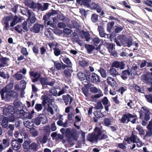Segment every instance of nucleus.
<instances>
[{"instance_id": "a878e982", "label": "nucleus", "mask_w": 152, "mask_h": 152, "mask_svg": "<svg viewBox=\"0 0 152 152\" xmlns=\"http://www.w3.org/2000/svg\"><path fill=\"white\" fill-rule=\"evenodd\" d=\"M8 120L7 118L4 117L3 118V119L1 122V125L3 127L6 128L8 125Z\"/></svg>"}, {"instance_id": "5fc2aeb1", "label": "nucleus", "mask_w": 152, "mask_h": 152, "mask_svg": "<svg viewBox=\"0 0 152 152\" xmlns=\"http://www.w3.org/2000/svg\"><path fill=\"white\" fill-rule=\"evenodd\" d=\"M21 52L25 56H27L28 54V53L27 52L26 48H22Z\"/></svg>"}, {"instance_id": "a19ab883", "label": "nucleus", "mask_w": 152, "mask_h": 152, "mask_svg": "<svg viewBox=\"0 0 152 152\" xmlns=\"http://www.w3.org/2000/svg\"><path fill=\"white\" fill-rule=\"evenodd\" d=\"M48 80L46 78L41 77L40 78V82L43 86L47 85Z\"/></svg>"}, {"instance_id": "603ef678", "label": "nucleus", "mask_w": 152, "mask_h": 152, "mask_svg": "<svg viewBox=\"0 0 152 152\" xmlns=\"http://www.w3.org/2000/svg\"><path fill=\"white\" fill-rule=\"evenodd\" d=\"M145 96L147 101L152 104V95H146Z\"/></svg>"}, {"instance_id": "ea45409f", "label": "nucleus", "mask_w": 152, "mask_h": 152, "mask_svg": "<svg viewBox=\"0 0 152 152\" xmlns=\"http://www.w3.org/2000/svg\"><path fill=\"white\" fill-rule=\"evenodd\" d=\"M98 15L96 14H93L91 16V21L94 22L96 23L98 20Z\"/></svg>"}, {"instance_id": "393cba45", "label": "nucleus", "mask_w": 152, "mask_h": 152, "mask_svg": "<svg viewBox=\"0 0 152 152\" xmlns=\"http://www.w3.org/2000/svg\"><path fill=\"white\" fill-rule=\"evenodd\" d=\"M141 80L143 81L146 83H148L150 82V80H152V79L148 77L146 75L144 74L142 75Z\"/></svg>"}, {"instance_id": "0eeeda50", "label": "nucleus", "mask_w": 152, "mask_h": 152, "mask_svg": "<svg viewBox=\"0 0 152 152\" xmlns=\"http://www.w3.org/2000/svg\"><path fill=\"white\" fill-rule=\"evenodd\" d=\"M23 142L22 139H19L18 140H14L12 142V148L15 150L17 151L21 147L20 143Z\"/></svg>"}, {"instance_id": "13d9d810", "label": "nucleus", "mask_w": 152, "mask_h": 152, "mask_svg": "<svg viewBox=\"0 0 152 152\" xmlns=\"http://www.w3.org/2000/svg\"><path fill=\"white\" fill-rule=\"evenodd\" d=\"M102 102L104 105H106L108 104V100L106 97H104L102 99Z\"/></svg>"}, {"instance_id": "8fccbe9b", "label": "nucleus", "mask_w": 152, "mask_h": 152, "mask_svg": "<svg viewBox=\"0 0 152 152\" xmlns=\"http://www.w3.org/2000/svg\"><path fill=\"white\" fill-rule=\"evenodd\" d=\"M4 147L6 148L8 147L9 145V143L8 140L6 139H4L2 140V143Z\"/></svg>"}, {"instance_id": "bb28decb", "label": "nucleus", "mask_w": 152, "mask_h": 152, "mask_svg": "<svg viewBox=\"0 0 152 152\" xmlns=\"http://www.w3.org/2000/svg\"><path fill=\"white\" fill-rule=\"evenodd\" d=\"M38 145L35 142L31 143L30 145L29 149H31L34 151H36L38 149Z\"/></svg>"}, {"instance_id": "c03bdc74", "label": "nucleus", "mask_w": 152, "mask_h": 152, "mask_svg": "<svg viewBox=\"0 0 152 152\" xmlns=\"http://www.w3.org/2000/svg\"><path fill=\"white\" fill-rule=\"evenodd\" d=\"M15 29L19 33H21L23 31L22 27L21 26H16L15 27Z\"/></svg>"}, {"instance_id": "a18cd8bd", "label": "nucleus", "mask_w": 152, "mask_h": 152, "mask_svg": "<svg viewBox=\"0 0 152 152\" xmlns=\"http://www.w3.org/2000/svg\"><path fill=\"white\" fill-rule=\"evenodd\" d=\"M82 32L84 36L86 41H88L90 39V35L89 33L87 32H85L84 31H82Z\"/></svg>"}, {"instance_id": "39448f33", "label": "nucleus", "mask_w": 152, "mask_h": 152, "mask_svg": "<svg viewBox=\"0 0 152 152\" xmlns=\"http://www.w3.org/2000/svg\"><path fill=\"white\" fill-rule=\"evenodd\" d=\"M93 134H94L97 141L98 140L105 139L108 137L106 135L102 134L101 130L98 127H96L95 128Z\"/></svg>"}, {"instance_id": "69168bd1", "label": "nucleus", "mask_w": 152, "mask_h": 152, "mask_svg": "<svg viewBox=\"0 0 152 152\" xmlns=\"http://www.w3.org/2000/svg\"><path fill=\"white\" fill-rule=\"evenodd\" d=\"M26 82L24 80H21L20 81V86L22 85V88L24 89L26 88Z\"/></svg>"}, {"instance_id": "4d7b16f0", "label": "nucleus", "mask_w": 152, "mask_h": 152, "mask_svg": "<svg viewBox=\"0 0 152 152\" xmlns=\"http://www.w3.org/2000/svg\"><path fill=\"white\" fill-rule=\"evenodd\" d=\"M23 124L24 126L28 128H29L31 126V123L28 121H24Z\"/></svg>"}, {"instance_id": "864d4df0", "label": "nucleus", "mask_w": 152, "mask_h": 152, "mask_svg": "<svg viewBox=\"0 0 152 152\" xmlns=\"http://www.w3.org/2000/svg\"><path fill=\"white\" fill-rule=\"evenodd\" d=\"M54 53L56 56H58L60 54L61 51L58 48H56L54 49Z\"/></svg>"}, {"instance_id": "f257e3e1", "label": "nucleus", "mask_w": 152, "mask_h": 152, "mask_svg": "<svg viewBox=\"0 0 152 152\" xmlns=\"http://www.w3.org/2000/svg\"><path fill=\"white\" fill-rule=\"evenodd\" d=\"M62 134H65L69 142L71 144L73 143L74 140H77L78 138V133L77 131L74 129L71 130L68 128H62L60 130Z\"/></svg>"}, {"instance_id": "6e6d98bb", "label": "nucleus", "mask_w": 152, "mask_h": 152, "mask_svg": "<svg viewBox=\"0 0 152 152\" xmlns=\"http://www.w3.org/2000/svg\"><path fill=\"white\" fill-rule=\"evenodd\" d=\"M7 108L8 109V111H9L10 113L12 114L14 112V108L12 106H8Z\"/></svg>"}, {"instance_id": "4c0bfd02", "label": "nucleus", "mask_w": 152, "mask_h": 152, "mask_svg": "<svg viewBox=\"0 0 152 152\" xmlns=\"http://www.w3.org/2000/svg\"><path fill=\"white\" fill-rule=\"evenodd\" d=\"M31 143L30 140L26 141L23 144L24 148L26 149H29L30 145L29 144Z\"/></svg>"}, {"instance_id": "9d476101", "label": "nucleus", "mask_w": 152, "mask_h": 152, "mask_svg": "<svg viewBox=\"0 0 152 152\" xmlns=\"http://www.w3.org/2000/svg\"><path fill=\"white\" fill-rule=\"evenodd\" d=\"M28 14L29 15V18L28 20V21L31 24L34 23L36 20L34 13L33 12L28 10Z\"/></svg>"}, {"instance_id": "f8f14e48", "label": "nucleus", "mask_w": 152, "mask_h": 152, "mask_svg": "<svg viewBox=\"0 0 152 152\" xmlns=\"http://www.w3.org/2000/svg\"><path fill=\"white\" fill-rule=\"evenodd\" d=\"M30 75L34 78L32 80L33 83L37 82L38 81L40 77V74L37 72H30Z\"/></svg>"}, {"instance_id": "6e6552de", "label": "nucleus", "mask_w": 152, "mask_h": 152, "mask_svg": "<svg viewBox=\"0 0 152 152\" xmlns=\"http://www.w3.org/2000/svg\"><path fill=\"white\" fill-rule=\"evenodd\" d=\"M135 116L130 114L129 113H127L124 114L121 119V121L122 123H128L130 121L131 118H134Z\"/></svg>"}, {"instance_id": "2eb2a0df", "label": "nucleus", "mask_w": 152, "mask_h": 152, "mask_svg": "<svg viewBox=\"0 0 152 152\" xmlns=\"http://www.w3.org/2000/svg\"><path fill=\"white\" fill-rule=\"evenodd\" d=\"M90 8L92 10H96L98 13H100L101 11L102 8L98 4L92 3L90 5Z\"/></svg>"}, {"instance_id": "0e129e2a", "label": "nucleus", "mask_w": 152, "mask_h": 152, "mask_svg": "<svg viewBox=\"0 0 152 152\" xmlns=\"http://www.w3.org/2000/svg\"><path fill=\"white\" fill-rule=\"evenodd\" d=\"M58 26L60 28H63L66 26V24L62 22H59L58 24Z\"/></svg>"}, {"instance_id": "9b49d317", "label": "nucleus", "mask_w": 152, "mask_h": 152, "mask_svg": "<svg viewBox=\"0 0 152 152\" xmlns=\"http://www.w3.org/2000/svg\"><path fill=\"white\" fill-rule=\"evenodd\" d=\"M53 61L54 63V66L56 69L58 70H60L62 69H64L68 66L67 65L63 63H62V64H61L57 61Z\"/></svg>"}, {"instance_id": "f03ea898", "label": "nucleus", "mask_w": 152, "mask_h": 152, "mask_svg": "<svg viewBox=\"0 0 152 152\" xmlns=\"http://www.w3.org/2000/svg\"><path fill=\"white\" fill-rule=\"evenodd\" d=\"M12 88V86L11 85H7L2 89L0 93L2 99L9 98L10 96L13 97H17L18 96L17 92L10 90Z\"/></svg>"}, {"instance_id": "7ed1b4c3", "label": "nucleus", "mask_w": 152, "mask_h": 152, "mask_svg": "<svg viewBox=\"0 0 152 152\" xmlns=\"http://www.w3.org/2000/svg\"><path fill=\"white\" fill-rule=\"evenodd\" d=\"M124 140L129 143L131 142L135 143L138 147H141L142 145V143L137 136L134 134L133 132H132L131 136L129 137L125 138Z\"/></svg>"}, {"instance_id": "c9c22d12", "label": "nucleus", "mask_w": 152, "mask_h": 152, "mask_svg": "<svg viewBox=\"0 0 152 152\" xmlns=\"http://www.w3.org/2000/svg\"><path fill=\"white\" fill-rule=\"evenodd\" d=\"M77 75L79 79L81 80H84L86 79V77L83 73L80 72L78 73Z\"/></svg>"}, {"instance_id": "5701e85b", "label": "nucleus", "mask_w": 152, "mask_h": 152, "mask_svg": "<svg viewBox=\"0 0 152 152\" xmlns=\"http://www.w3.org/2000/svg\"><path fill=\"white\" fill-rule=\"evenodd\" d=\"M52 32L53 30L50 28L45 30V34L48 37L51 38H53Z\"/></svg>"}, {"instance_id": "423d86ee", "label": "nucleus", "mask_w": 152, "mask_h": 152, "mask_svg": "<svg viewBox=\"0 0 152 152\" xmlns=\"http://www.w3.org/2000/svg\"><path fill=\"white\" fill-rule=\"evenodd\" d=\"M141 110L140 112V118H144V119L146 121H148L150 118V112L148 109L146 107H142Z\"/></svg>"}, {"instance_id": "dca6fc26", "label": "nucleus", "mask_w": 152, "mask_h": 152, "mask_svg": "<svg viewBox=\"0 0 152 152\" xmlns=\"http://www.w3.org/2000/svg\"><path fill=\"white\" fill-rule=\"evenodd\" d=\"M25 4L30 8H36L37 4L34 3L31 0H25Z\"/></svg>"}, {"instance_id": "a211bd4d", "label": "nucleus", "mask_w": 152, "mask_h": 152, "mask_svg": "<svg viewBox=\"0 0 152 152\" xmlns=\"http://www.w3.org/2000/svg\"><path fill=\"white\" fill-rule=\"evenodd\" d=\"M37 142H39L41 143L45 144L47 142L48 140V137L46 135H44L42 138L41 136L37 137Z\"/></svg>"}, {"instance_id": "49530a36", "label": "nucleus", "mask_w": 152, "mask_h": 152, "mask_svg": "<svg viewBox=\"0 0 152 152\" xmlns=\"http://www.w3.org/2000/svg\"><path fill=\"white\" fill-rule=\"evenodd\" d=\"M0 76L4 79L7 78L8 79L9 77V74L7 73L5 74L3 72L0 71Z\"/></svg>"}, {"instance_id": "7c9ffc66", "label": "nucleus", "mask_w": 152, "mask_h": 152, "mask_svg": "<svg viewBox=\"0 0 152 152\" xmlns=\"http://www.w3.org/2000/svg\"><path fill=\"white\" fill-rule=\"evenodd\" d=\"M118 39L120 40L121 43L124 45L125 44V42L127 38L124 35H120L117 38Z\"/></svg>"}, {"instance_id": "09e8293b", "label": "nucleus", "mask_w": 152, "mask_h": 152, "mask_svg": "<svg viewBox=\"0 0 152 152\" xmlns=\"http://www.w3.org/2000/svg\"><path fill=\"white\" fill-rule=\"evenodd\" d=\"M35 109L37 111H39L42 110V106L41 104H37L35 107Z\"/></svg>"}, {"instance_id": "58836bf2", "label": "nucleus", "mask_w": 152, "mask_h": 152, "mask_svg": "<svg viewBox=\"0 0 152 152\" xmlns=\"http://www.w3.org/2000/svg\"><path fill=\"white\" fill-rule=\"evenodd\" d=\"M103 108V107L100 101L97 102L95 105V108L97 110H102Z\"/></svg>"}, {"instance_id": "cd10ccee", "label": "nucleus", "mask_w": 152, "mask_h": 152, "mask_svg": "<svg viewBox=\"0 0 152 152\" xmlns=\"http://www.w3.org/2000/svg\"><path fill=\"white\" fill-rule=\"evenodd\" d=\"M85 48L87 50L88 53L90 54L92 53V51L94 49V46L90 45H86Z\"/></svg>"}, {"instance_id": "79ce46f5", "label": "nucleus", "mask_w": 152, "mask_h": 152, "mask_svg": "<svg viewBox=\"0 0 152 152\" xmlns=\"http://www.w3.org/2000/svg\"><path fill=\"white\" fill-rule=\"evenodd\" d=\"M79 64L81 66L85 67L88 65L89 63L86 61H80Z\"/></svg>"}, {"instance_id": "774afa93", "label": "nucleus", "mask_w": 152, "mask_h": 152, "mask_svg": "<svg viewBox=\"0 0 152 152\" xmlns=\"http://www.w3.org/2000/svg\"><path fill=\"white\" fill-rule=\"evenodd\" d=\"M152 136V131L148 130L146 131L145 137H148Z\"/></svg>"}, {"instance_id": "de8ad7c7", "label": "nucleus", "mask_w": 152, "mask_h": 152, "mask_svg": "<svg viewBox=\"0 0 152 152\" xmlns=\"http://www.w3.org/2000/svg\"><path fill=\"white\" fill-rule=\"evenodd\" d=\"M65 75L66 77H70L71 75V71L68 69H65L64 71Z\"/></svg>"}, {"instance_id": "20e7f679", "label": "nucleus", "mask_w": 152, "mask_h": 152, "mask_svg": "<svg viewBox=\"0 0 152 152\" xmlns=\"http://www.w3.org/2000/svg\"><path fill=\"white\" fill-rule=\"evenodd\" d=\"M41 99L42 100V104L44 106H45L46 104H48V107L47 109V111L50 113L51 115H53L54 114L53 110L52 107L49 105L48 103L51 102L50 100L49 99L48 97L46 95L42 96Z\"/></svg>"}, {"instance_id": "aec40b11", "label": "nucleus", "mask_w": 152, "mask_h": 152, "mask_svg": "<svg viewBox=\"0 0 152 152\" xmlns=\"http://www.w3.org/2000/svg\"><path fill=\"white\" fill-rule=\"evenodd\" d=\"M63 99L66 105H67L69 102V104H70L72 101V98L70 97L69 95H67V96L63 95L62 96Z\"/></svg>"}, {"instance_id": "f3484780", "label": "nucleus", "mask_w": 152, "mask_h": 152, "mask_svg": "<svg viewBox=\"0 0 152 152\" xmlns=\"http://www.w3.org/2000/svg\"><path fill=\"white\" fill-rule=\"evenodd\" d=\"M12 19H13L10 25V26L12 27L14 26L18 22H19L21 20V18L20 17L16 16H14V17H12Z\"/></svg>"}, {"instance_id": "338daca9", "label": "nucleus", "mask_w": 152, "mask_h": 152, "mask_svg": "<svg viewBox=\"0 0 152 152\" xmlns=\"http://www.w3.org/2000/svg\"><path fill=\"white\" fill-rule=\"evenodd\" d=\"M114 23L113 22L111 23H109L107 24V29L108 30L110 31L113 27L114 25Z\"/></svg>"}, {"instance_id": "ddd939ff", "label": "nucleus", "mask_w": 152, "mask_h": 152, "mask_svg": "<svg viewBox=\"0 0 152 152\" xmlns=\"http://www.w3.org/2000/svg\"><path fill=\"white\" fill-rule=\"evenodd\" d=\"M99 76L93 73H92L91 78L90 79L93 83H97L100 81Z\"/></svg>"}, {"instance_id": "680f3d73", "label": "nucleus", "mask_w": 152, "mask_h": 152, "mask_svg": "<svg viewBox=\"0 0 152 152\" xmlns=\"http://www.w3.org/2000/svg\"><path fill=\"white\" fill-rule=\"evenodd\" d=\"M24 30L26 31L28 30L27 23L26 21H24L22 24V27Z\"/></svg>"}, {"instance_id": "4468645a", "label": "nucleus", "mask_w": 152, "mask_h": 152, "mask_svg": "<svg viewBox=\"0 0 152 152\" xmlns=\"http://www.w3.org/2000/svg\"><path fill=\"white\" fill-rule=\"evenodd\" d=\"M44 26L38 23H35L32 27V31L34 33H38L40 30L41 28H43Z\"/></svg>"}, {"instance_id": "4be33fe9", "label": "nucleus", "mask_w": 152, "mask_h": 152, "mask_svg": "<svg viewBox=\"0 0 152 152\" xmlns=\"http://www.w3.org/2000/svg\"><path fill=\"white\" fill-rule=\"evenodd\" d=\"M109 73L113 77H115L117 75H120L116 70L113 68H111L110 69Z\"/></svg>"}, {"instance_id": "412c9836", "label": "nucleus", "mask_w": 152, "mask_h": 152, "mask_svg": "<svg viewBox=\"0 0 152 152\" xmlns=\"http://www.w3.org/2000/svg\"><path fill=\"white\" fill-rule=\"evenodd\" d=\"M87 140L88 141L91 142H96L97 141L95 138L93 132L89 134L87 137Z\"/></svg>"}, {"instance_id": "2f4dec72", "label": "nucleus", "mask_w": 152, "mask_h": 152, "mask_svg": "<svg viewBox=\"0 0 152 152\" xmlns=\"http://www.w3.org/2000/svg\"><path fill=\"white\" fill-rule=\"evenodd\" d=\"M136 129L139 132L140 135L142 136L144 135L145 132L141 126L139 125L137 126Z\"/></svg>"}, {"instance_id": "f704fd0d", "label": "nucleus", "mask_w": 152, "mask_h": 152, "mask_svg": "<svg viewBox=\"0 0 152 152\" xmlns=\"http://www.w3.org/2000/svg\"><path fill=\"white\" fill-rule=\"evenodd\" d=\"M98 71L100 73L102 77L105 78L107 77L106 71L104 69L101 68L98 69Z\"/></svg>"}, {"instance_id": "72a5a7b5", "label": "nucleus", "mask_w": 152, "mask_h": 152, "mask_svg": "<svg viewBox=\"0 0 152 152\" xmlns=\"http://www.w3.org/2000/svg\"><path fill=\"white\" fill-rule=\"evenodd\" d=\"M14 77L17 80H20L24 77V76H23V75L18 72L13 75Z\"/></svg>"}, {"instance_id": "c756f323", "label": "nucleus", "mask_w": 152, "mask_h": 152, "mask_svg": "<svg viewBox=\"0 0 152 152\" xmlns=\"http://www.w3.org/2000/svg\"><path fill=\"white\" fill-rule=\"evenodd\" d=\"M39 115L41 119V122L42 121L43 124L46 123L47 122V117L45 115L41 114Z\"/></svg>"}, {"instance_id": "bf43d9fd", "label": "nucleus", "mask_w": 152, "mask_h": 152, "mask_svg": "<svg viewBox=\"0 0 152 152\" xmlns=\"http://www.w3.org/2000/svg\"><path fill=\"white\" fill-rule=\"evenodd\" d=\"M50 15L48 13L44 16L43 17V19L45 21H48L50 20Z\"/></svg>"}, {"instance_id": "e2e57ef3", "label": "nucleus", "mask_w": 152, "mask_h": 152, "mask_svg": "<svg viewBox=\"0 0 152 152\" xmlns=\"http://www.w3.org/2000/svg\"><path fill=\"white\" fill-rule=\"evenodd\" d=\"M4 29L5 31H8L9 29V23L4 22Z\"/></svg>"}, {"instance_id": "e433bc0d", "label": "nucleus", "mask_w": 152, "mask_h": 152, "mask_svg": "<svg viewBox=\"0 0 152 152\" xmlns=\"http://www.w3.org/2000/svg\"><path fill=\"white\" fill-rule=\"evenodd\" d=\"M63 61L64 63L68 65V66L70 67H71L72 63L68 58L66 57L64 58L63 59Z\"/></svg>"}, {"instance_id": "c85d7f7f", "label": "nucleus", "mask_w": 152, "mask_h": 152, "mask_svg": "<svg viewBox=\"0 0 152 152\" xmlns=\"http://www.w3.org/2000/svg\"><path fill=\"white\" fill-rule=\"evenodd\" d=\"M31 122L34 123L36 125L39 126L41 123V119L39 115V117H37L34 119H32Z\"/></svg>"}, {"instance_id": "6ab92c4d", "label": "nucleus", "mask_w": 152, "mask_h": 152, "mask_svg": "<svg viewBox=\"0 0 152 152\" xmlns=\"http://www.w3.org/2000/svg\"><path fill=\"white\" fill-rule=\"evenodd\" d=\"M107 80L108 83L111 86L113 87L116 86L117 83L114 78L109 77L107 78Z\"/></svg>"}, {"instance_id": "473e14b6", "label": "nucleus", "mask_w": 152, "mask_h": 152, "mask_svg": "<svg viewBox=\"0 0 152 152\" xmlns=\"http://www.w3.org/2000/svg\"><path fill=\"white\" fill-rule=\"evenodd\" d=\"M30 132L32 136L33 137H36L39 134V132L34 128L30 129Z\"/></svg>"}, {"instance_id": "052dcab7", "label": "nucleus", "mask_w": 152, "mask_h": 152, "mask_svg": "<svg viewBox=\"0 0 152 152\" xmlns=\"http://www.w3.org/2000/svg\"><path fill=\"white\" fill-rule=\"evenodd\" d=\"M104 124L106 126L111 124V121L108 118H106L104 120Z\"/></svg>"}, {"instance_id": "37998d69", "label": "nucleus", "mask_w": 152, "mask_h": 152, "mask_svg": "<svg viewBox=\"0 0 152 152\" xmlns=\"http://www.w3.org/2000/svg\"><path fill=\"white\" fill-rule=\"evenodd\" d=\"M83 73L86 77V79H90L91 73L89 71L85 70L84 71Z\"/></svg>"}, {"instance_id": "b1692460", "label": "nucleus", "mask_w": 152, "mask_h": 152, "mask_svg": "<svg viewBox=\"0 0 152 152\" xmlns=\"http://www.w3.org/2000/svg\"><path fill=\"white\" fill-rule=\"evenodd\" d=\"M63 32L65 36L67 37H68L71 36L73 31L70 29L66 28L63 30Z\"/></svg>"}, {"instance_id": "3c124183", "label": "nucleus", "mask_w": 152, "mask_h": 152, "mask_svg": "<svg viewBox=\"0 0 152 152\" xmlns=\"http://www.w3.org/2000/svg\"><path fill=\"white\" fill-rule=\"evenodd\" d=\"M120 63V61H115L112 64V66L115 68H119V65Z\"/></svg>"}, {"instance_id": "1a4fd4ad", "label": "nucleus", "mask_w": 152, "mask_h": 152, "mask_svg": "<svg viewBox=\"0 0 152 152\" xmlns=\"http://www.w3.org/2000/svg\"><path fill=\"white\" fill-rule=\"evenodd\" d=\"M90 91L91 92L94 93H98V94L95 95L94 96L97 98H99L101 97L102 96H103V94L102 91L99 89L95 87H93L91 88H90Z\"/></svg>"}]
</instances>
